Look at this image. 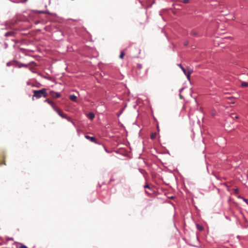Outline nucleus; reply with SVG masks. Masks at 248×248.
Instances as JSON below:
<instances>
[{"label":"nucleus","mask_w":248,"mask_h":248,"mask_svg":"<svg viewBox=\"0 0 248 248\" xmlns=\"http://www.w3.org/2000/svg\"><path fill=\"white\" fill-rule=\"evenodd\" d=\"M156 133L155 132H154V133H152L151 134L150 138L152 140H154L156 138Z\"/></svg>","instance_id":"9"},{"label":"nucleus","mask_w":248,"mask_h":248,"mask_svg":"<svg viewBox=\"0 0 248 248\" xmlns=\"http://www.w3.org/2000/svg\"><path fill=\"white\" fill-rule=\"evenodd\" d=\"M187 70H188V72L187 73V74H191L193 72V70L190 68H187Z\"/></svg>","instance_id":"17"},{"label":"nucleus","mask_w":248,"mask_h":248,"mask_svg":"<svg viewBox=\"0 0 248 248\" xmlns=\"http://www.w3.org/2000/svg\"><path fill=\"white\" fill-rule=\"evenodd\" d=\"M234 117H235L236 119H237V118H238V116H235Z\"/></svg>","instance_id":"28"},{"label":"nucleus","mask_w":248,"mask_h":248,"mask_svg":"<svg viewBox=\"0 0 248 248\" xmlns=\"http://www.w3.org/2000/svg\"><path fill=\"white\" fill-rule=\"evenodd\" d=\"M22 66L27 67H28V64H20L19 67H22Z\"/></svg>","instance_id":"19"},{"label":"nucleus","mask_w":248,"mask_h":248,"mask_svg":"<svg viewBox=\"0 0 248 248\" xmlns=\"http://www.w3.org/2000/svg\"><path fill=\"white\" fill-rule=\"evenodd\" d=\"M241 87H244V88L248 87V83L246 82H242Z\"/></svg>","instance_id":"10"},{"label":"nucleus","mask_w":248,"mask_h":248,"mask_svg":"<svg viewBox=\"0 0 248 248\" xmlns=\"http://www.w3.org/2000/svg\"><path fill=\"white\" fill-rule=\"evenodd\" d=\"M182 2H183L184 3H188V2H189V0H182Z\"/></svg>","instance_id":"21"},{"label":"nucleus","mask_w":248,"mask_h":248,"mask_svg":"<svg viewBox=\"0 0 248 248\" xmlns=\"http://www.w3.org/2000/svg\"><path fill=\"white\" fill-rule=\"evenodd\" d=\"M3 164L5 165V162L4 161L3 163Z\"/></svg>","instance_id":"30"},{"label":"nucleus","mask_w":248,"mask_h":248,"mask_svg":"<svg viewBox=\"0 0 248 248\" xmlns=\"http://www.w3.org/2000/svg\"><path fill=\"white\" fill-rule=\"evenodd\" d=\"M191 34L193 35H196L198 34V32L195 31H192L191 32Z\"/></svg>","instance_id":"16"},{"label":"nucleus","mask_w":248,"mask_h":248,"mask_svg":"<svg viewBox=\"0 0 248 248\" xmlns=\"http://www.w3.org/2000/svg\"><path fill=\"white\" fill-rule=\"evenodd\" d=\"M10 63H9V62H8V63H7V66L10 65Z\"/></svg>","instance_id":"26"},{"label":"nucleus","mask_w":248,"mask_h":248,"mask_svg":"<svg viewBox=\"0 0 248 248\" xmlns=\"http://www.w3.org/2000/svg\"><path fill=\"white\" fill-rule=\"evenodd\" d=\"M0 165H1V163H0Z\"/></svg>","instance_id":"31"},{"label":"nucleus","mask_w":248,"mask_h":248,"mask_svg":"<svg viewBox=\"0 0 248 248\" xmlns=\"http://www.w3.org/2000/svg\"><path fill=\"white\" fill-rule=\"evenodd\" d=\"M234 190H235V193H238V189L236 188V189H235Z\"/></svg>","instance_id":"23"},{"label":"nucleus","mask_w":248,"mask_h":248,"mask_svg":"<svg viewBox=\"0 0 248 248\" xmlns=\"http://www.w3.org/2000/svg\"><path fill=\"white\" fill-rule=\"evenodd\" d=\"M60 116L62 117L63 118L66 119L69 122H71L72 121L70 117L67 116L66 114L64 113H63L62 114V116Z\"/></svg>","instance_id":"6"},{"label":"nucleus","mask_w":248,"mask_h":248,"mask_svg":"<svg viewBox=\"0 0 248 248\" xmlns=\"http://www.w3.org/2000/svg\"><path fill=\"white\" fill-rule=\"evenodd\" d=\"M233 116V114H232V118H234Z\"/></svg>","instance_id":"27"},{"label":"nucleus","mask_w":248,"mask_h":248,"mask_svg":"<svg viewBox=\"0 0 248 248\" xmlns=\"http://www.w3.org/2000/svg\"><path fill=\"white\" fill-rule=\"evenodd\" d=\"M181 68V67H183L182 65H181V64H179L178 65Z\"/></svg>","instance_id":"24"},{"label":"nucleus","mask_w":248,"mask_h":248,"mask_svg":"<svg viewBox=\"0 0 248 248\" xmlns=\"http://www.w3.org/2000/svg\"><path fill=\"white\" fill-rule=\"evenodd\" d=\"M51 106L52 108H53V109L56 111L59 109L58 108H57V107L54 103H53V104H52Z\"/></svg>","instance_id":"11"},{"label":"nucleus","mask_w":248,"mask_h":248,"mask_svg":"<svg viewBox=\"0 0 248 248\" xmlns=\"http://www.w3.org/2000/svg\"><path fill=\"white\" fill-rule=\"evenodd\" d=\"M56 112L58 113V114L60 115V116H62V114L63 113V112L62 111V110L60 109H58Z\"/></svg>","instance_id":"12"},{"label":"nucleus","mask_w":248,"mask_h":248,"mask_svg":"<svg viewBox=\"0 0 248 248\" xmlns=\"http://www.w3.org/2000/svg\"><path fill=\"white\" fill-rule=\"evenodd\" d=\"M187 43H185V45H186V46L187 45Z\"/></svg>","instance_id":"29"},{"label":"nucleus","mask_w":248,"mask_h":248,"mask_svg":"<svg viewBox=\"0 0 248 248\" xmlns=\"http://www.w3.org/2000/svg\"><path fill=\"white\" fill-rule=\"evenodd\" d=\"M19 248H27V247L25 245H22L19 247Z\"/></svg>","instance_id":"22"},{"label":"nucleus","mask_w":248,"mask_h":248,"mask_svg":"<svg viewBox=\"0 0 248 248\" xmlns=\"http://www.w3.org/2000/svg\"><path fill=\"white\" fill-rule=\"evenodd\" d=\"M15 34V32L13 31H10L6 32L5 33V36L6 37L9 36H14Z\"/></svg>","instance_id":"5"},{"label":"nucleus","mask_w":248,"mask_h":248,"mask_svg":"<svg viewBox=\"0 0 248 248\" xmlns=\"http://www.w3.org/2000/svg\"><path fill=\"white\" fill-rule=\"evenodd\" d=\"M197 229L200 231H202L203 230V227L199 224L197 225Z\"/></svg>","instance_id":"13"},{"label":"nucleus","mask_w":248,"mask_h":248,"mask_svg":"<svg viewBox=\"0 0 248 248\" xmlns=\"http://www.w3.org/2000/svg\"><path fill=\"white\" fill-rule=\"evenodd\" d=\"M186 76L187 79L189 80H190V74L186 73Z\"/></svg>","instance_id":"20"},{"label":"nucleus","mask_w":248,"mask_h":248,"mask_svg":"<svg viewBox=\"0 0 248 248\" xmlns=\"http://www.w3.org/2000/svg\"><path fill=\"white\" fill-rule=\"evenodd\" d=\"M85 138L87 139L90 140L92 142H93L94 143L97 142L95 138L93 137H90L89 136L85 135Z\"/></svg>","instance_id":"4"},{"label":"nucleus","mask_w":248,"mask_h":248,"mask_svg":"<svg viewBox=\"0 0 248 248\" xmlns=\"http://www.w3.org/2000/svg\"><path fill=\"white\" fill-rule=\"evenodd\" d=\"M46 102H47V103H48L49 104H50V105H51L52 104H53V102H52L51 101H50L49 99H46V100H45V101Z\"/></svg>","instance_id":"14"},{"label":"nucleus","mask_w":248,"mask_h":248,"mask_svg":"<svg viewBox=\"0 0 248 248\" xmlns=\"http://www.w3.org/2000/svg\"><path fill=\"white\" fill-rule=\"evenodd\" d=\"M33 94L32 96V100H34V98L39 99L42 97H46L48 96L46 90L45 88H42L39 90H33Z\"/></svg>","instance_id":"1"},{"label":"nucleus","mask_w":248,"mask_h":248,"mask_svg":"<svg viewBox=\"0 0 248 248\" xmlns=\"http://www.w3.org/2000/svg\"><path fill=\"white\" fill-rule=\"evenodd\" d=\"M181 69L182 70V71H183L184 73L186 75V69L183 67H181Z\"/></svg>","instance_id":"18"},{"label":"nucleus","mask_w":248,"mask_h":248,"mask_svg":"<svg viewBox=\"0 0 248 248\" xmlns=\"http://www.w3.org/2000/svg\"><path fill=\"white\" fill-rule=\"evenodd\" d=\"M49 94L53 98H57L61 96V94L59 93L55 92L53 91H50Z\"/></svg>","instance_id":"3"},{"label":"nucleus","mask_w":248,"mask_h":248,"mask_svg":"<svg viewBox=\"0 0 248 248\" xmlns=\"http://www.w3.org/2000/svg\"><path fill=\"white\" fill-rule=\"evenodd\" d=\"M69 98L71 100H72L73 101L77 102V97L75 95H70L69 96Z\"/></svg>","instance_id":"7"},{"label":"nucleus","mask_w":248,"mask_h":248,"mask_svg":"<svg viewBox=\"0 0 248 248\" xmlns=\"http://www.w3.org/2000/svg\"><path fill=\"white\" fill-rule=\"evenodd\" d=\"M144 188H147V189H149L150 190V191H148L146 190L145 191V193L147 194H148V195L151 194L152 193L154 192V190L153 189V188L150 185H149L148 184H146L144 186Z\"/></svg>","instance_id":"2"},{"label":"nucleus","mask_w":248,"mask_h":248,"mask_svg":"<svg viewBox=\"0 0 248 248\" xmlns=\"http://www.w3.org/2000/svg\"><path fill=\"white\" fill-rule=\"evenodd\" d=\"M87 116H88V118L89 119H90L91 120H93L95 117L94 114L92 112L89 113L88 114Z\"/></svg>","instance_id":"8"},{"label":"nucleus","mask_w":248,"mask_h":248,"mask_svg":"<svg viewBox=\"0 0 248 248\" xmlns=\"http://www.w3.org/2000/svg\"><path fill=\"white\" fill-rule=\"evenodd\" d=\"M245 201L246 202L248 203V199H246V200H245Z\"/></svg>","instance_id":"25"},{"label":"nucleus","mask_w":248,"mask_h":248,"mask_svg":"<svg viewBox=\"0 0 248 248\" xmlns=\"http://www.w3.org/2000/svg\"><path fill=\"white\" fill-rule=\"evenodd\" d=\"M124 55H125V53L123 51H122L119 56L120 58L123 59Z\"/></svg>","instance_id":"15"}]
</instances>
